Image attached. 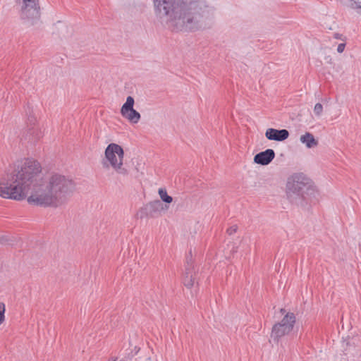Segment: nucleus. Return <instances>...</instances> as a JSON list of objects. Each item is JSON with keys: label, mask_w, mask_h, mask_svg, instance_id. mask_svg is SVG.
<instances>
[{"label": "nucleus", "mask_w": 361, "mask_h": 361, "mask_svg": "<svg viewBox=\"0 0 361 361\" xmlns=\"http://www.w3.org/2000/svg\"><path fill=\"white\" fill-rule=\"evenodd\" d=\"M237 226L236 225H233L232 226H231L230 228H228L227 230V233L229 234V235H232L233 233H235L236 231H237Z\"/></svg>", "instance_id": "nucleus-18"}, {"label": "nucleus", "mask_w": 361, "mask_h": 361, "mask_svg": "<svg viewBox=\"0 0 361 361\" xmlns=\"http://www.w3.org/2000/svg\"><path fill=\"white\" fill-rule=\"evenodd\" d=\"M39 163L27 160L0 180V197L21 200L27 196L30 204L58 207L66 202L75 189L73 181L56 172L41 175Z\"/></svg>", "instance_id": "nucleus-1"}, {"label": "nucleus", "mask_w": 361, "mask_h": 361, "mask_svg": "<svg viewBox=\"0 0 361 361\" xmlns=\"http://www.w3.org/2000/svg\"><path fill=\"white\" fill-rule=\"evenodd\" d=\"M345 4L349 8L355 10L358 14H361V0H344Z\"/></svg>", "instance_id": "nucleus-11"}, {"label": "nucleus", "mask_w": 361, "mask_h": 361, "mask_svg": "<svg viewBox=\"0 0 361 361\" xmlns=\"http://www.w3.org/2000/svg\"><path fill=\"white\" fill-rule=\"evenodd\" d=\"M184 285L188 288H191L194 285V279L190 272H186V276L184 279Z\"/></svg>", "instance_id": "nucleus-14"}, {"label": "nucleus", "mask_w": 361, "mask_h": 361, "mask_svg": "<svg viewBox=\"0 0 361 361\" xmlns=\"http://www.w3.org/2000/svg\"><path fill=\"white\" fill-rule=\"evenodd\" d=\"M29 130H34V128H30V129H29ZM35 133V131L32 132L31 133Z\"/></svg>", "instance_id": "nucleus-22"}, {"label": "nucleus", "mask_w": 361, "mask_h": 361, "mask_svg": "<svg viewBox=\"0 0 361 361\" xmlns=\"http://www.w3.org/2000/svg\"><path fill=\"white\" fill-rule=\"evenodd\" d=\"M295 322L293 313H287L281 322L276 324L271 331V337L279 338L288 335L293 329Z\"/></svg>", "instance_id": "nucleus-6"}, {"label": "nucleus", "mask_w": 361, "mask_h": 361, "mask_svg": "<svg viewBox=\"0 0 361 361\" xmlns=\"http://www.w3.org/2000/svg\"><path fill=\"white\" fill-rule=\"evenodd\" d=\"M314 114L316 116L320 117L323 112V106L320 103H317L314 107Z\"/></svg>", "instance_id": "nucleus-15"}, {"label": "nucleus", "mask_w": 361, "mask_h": 361, "mask_svg": "<svg viewBox=\"0 0 361 361\" xmlns=\"http://www.w3.org/2000/svg\"><path fill=\"white\" fill-rule=\"evenodd\" d=\"M275 157V152L271 149H267L265 151L257 154L254 157V161L256 164L265 166L268 165Z\"/></svg>", "instance_id": "nucleus-9"}, {"label": "nucleus", "mask_w": 361, "mask_h": 361, "mask_svg": "<svg viewBox=\"0 0 361 361\" xmlns=\"http://www.w3.org/2000/svg\"><path fill=\"white\" fill-rule=\"evenodd\" d=\"M4 321V319L0 317V324H1Z\"/></svg>", "instance_id": "nucleus-21"}, {"label": "nucleus", "mask_w": 361, "mask_h": 361, "mask_svg": "<svg viewBox=\"0 0 361 361\" xmlns=\"http://www.w3.org/2000/svg\"><path fill=\"white\" fill-rule=\"evenodd\" d=\"M155 16L173 31L195 32L212 27L216 8L212 0H152Z\"/></svg>", "instance_id": "nucleus-2"}, {"label": "nucleus", "mask_w": 361, "mask_h": 361, "mask_svg": "<svg viewBox=\"0 0 361 361\" xmlns=\"http://www.w3.org/2000/svg\"><path fill=\"white\" fill-rule=\"evenodd\" d=\"M124 151L116 143L109 144L104 152L102 164L104 168H111L118 175L126 176L128 171L123 165Z\"/></svg>", "instance_id": "nucleus-3"}, {"label": "nucleus", "mask_w": 361, "mask_h": 361, "mask_svg": "<svg viewBox=\"0 0 361 361\" xmlns=\"http://www.w3.org/2000/svg\"><path fill=\"white\" fill-rule=\"evenodd\" d=\"M5 311H6V307L4 303L0 302V317L5 319Z\"/></svg>", "instance_id": "nucleus-16"}, {"label": "nucleus", "mask_w": 361, "mask_h": 361, "mask_svg": "<svg viewBox=\"0 0 361 361\" xmlns=\"http://www.w3.org/2000/svg\"><path fill=\"white\" fill-rule=\"evenodd\" d=\"M22 2L20 18L27 25L37 24L40 19L38 0H18Z\"/></svg>", "instance_id": "nucleus-5"}, {"label": "nucleus", "mask_w": 361, "mask_h": 361, "mask_svg": "<svg viewBox=\"0 0 361 361\" xmlns=\"http://www.w3.org/2000/svg\"><path fill=\"white\" fill-rule=\"evenodd\" d=\"M159 195L161 200L165 203L170 204L173 201L171 196L167 194L166 190L164 188H159L158 190Z\"/></svg>", "instance_id": "nucleus-13"}, {"label": "nucleus", "mask_w": 361, "mask_h": 361, "mask_svg": "<svg viewBox=\"0 0 361 361\" xmlns=\"http://www.w3.org/2000/svg\"><path fill=\"white\" fill-rule=\"evenodd\" d=\"M345 43L344 42V41H343V42L340 43L338 47H337V51L338 53H343L345 50Z\"/></svg>", "instance_id": "nucleus-17"}, {"label": "nucleus", "mask_w": 361, "mask_h": 361, "mask_svg": "<svg viewBox=\"0 0 361 361\" xmlns=\"http://www.w3.org/2000/svg\"><path fill=\"white\" fill-rule=\"evenodd\" d=\"M300 141L309 149L313 148L318 145L317 140L310 133H306L301 135L300 137Z\"/></svg>", "instance_id": "nucleus-10"}, {"label": "nucleus", "mask_w": 361, "mask_h": 361, "mask_svg": "<svg viewBox=\"0 0 361 361\" xmlns=\"http://www.w3.org/2000/svg\"><path fill=\"white\" fill-rule=\"evenodd\" d=\"M288 136L289 132L286 129L268 128L265 132V137L269 140L281 142L286 140Z\"/></svg>", "instance_id": "nucleus-8"}, {"label": "nucleus", "mask_w": 361, "mask_h": 361, "mask_svg": "<svg viewBox=\"0 0 361 361\" xmlns=\"http://www.w3.org/2000/svg\"><path fill=\"white\" fill-rule=\"evenodd\" d=\"M281 312L283 314L285 312V310L283 309H281Z\"/></svg>", "instance_id": "nucleus-23"}, {"label": "nucleus", "mask_w": 361, "mask_h": 361, "mask_svg": "<svg viewBox=\"0 0 361 361\" xmlns=\"http://www.w3.org/2000/svg\"><path fill=\"white\" fill-rule=\"evenodd\" d=\"M333 37H334V39H341L342 41H345L344 38H343V36L341 34L334 33Z\"/></svg>", "instance_id": "nucleus-19"}, {"label": "nucleus", "mask_w": 361, "mask_h": 361, "mask_svg": "<svg viewBox=\"0 0 361 361\" xmlns=\"http://www.w3.org/2000/svg\"><path fill=\"white\" fill-rule=\"evenodd\" d=\"M147 207L150 212H160L164 209L163 204L159 200H154L149 202L147 205Z\"/></svg>", "instance_id": "nucleus-12"}, {"label": "nucleus", "mask_w": 361, "mask_h": 361, "mask_svg": "<svg viewBox=\"0 0 361 361\" xmlns=\"http://www.w3.org/2000/svg\"><path fill=\"white\" fill-rule=\"evenodd\" d=\"M287 195L290 201L297 203V199L303 197L305 190H314L311 180L303 173H295L287 183Z\"/></svg>", "instance_id": "nucleus-4"}, {"label": "nucleus", "mask_w": 361, "mask_h": 361, "mask_svg": "<svg viewBox=\"0 0 361 361\" xmlns=\"http://www.w3.org/2000/svg\"><path fill=\"white\" fill-rule=\"evenodd\" d=\"M28 121L30 126L35 125V123L36 121V118L35 117H30L28 118Z\"/></svg>", "instance_id": "nucleus-20"}, {"label": "nucleus", "mask_w": 361, "mask_h": 361, "mask_svg": "<svg viewBox=\"0 0 361 361\" xmlns=\"http://www.w3.org/2000/svg\"><path fill=\"white\" fill-rule=\"evenodd\" d=\"M134 103V99L131 96H128L121 109V114L123 118L130 123H137L141 116L138 111L133 109Z\"/></svg>", "instance_id": "nucleus-7"}]
</instances>
